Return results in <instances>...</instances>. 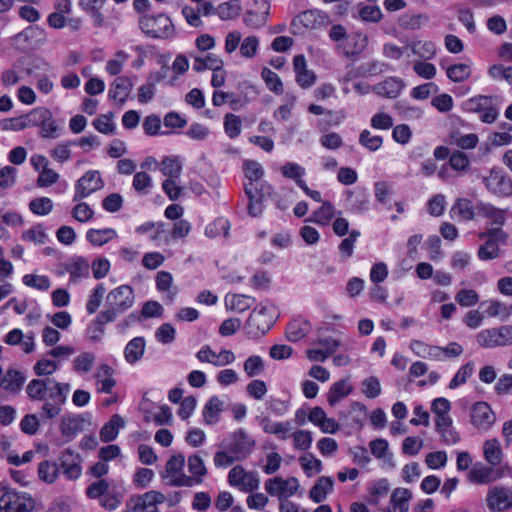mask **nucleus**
<instances>
[{
    "label": "nucleus",
    "mask_w": 512,
    "mask_h": 512,
    "mask_svg": "<svg viewBox=\"0 0 512 512\" xmlns=\"http://www.w3.org/2000/svg\"><path fill=\"white\" fill-rule=\"evenodd\" d=\"M188 470L196 479V484H201L203 482V477L207 474L204 461L197 454L191 455L188 458Z\"/></svg>",
    "instance_id": "4c0bfd02"
},
{
    "label": "nucleus",
    "mask_w": 512,
    "mask_h": 512,
    "mask_svg": "<svg viewBox=\"0 0 512 512\" xmlns=\"http://www.w3.org/2000/svg\"><path fill=\"white\" fill-rule=\"evenodd\" d=\"M146 342L143 337H135L130 340L124 349L125 360L129 364H135L140 361L144 355Z\"/></svg>",
    "instance_id": "412c9836"
},
{
    "label": "nucleus",
    "mask_w": 512,
    "mask_h": 512,
    "mask_svg": "<svg viewBox=\"0 0 512 512\" xmlns=\"http://www.w3.org/2000/svg\"><path fill=\"white\" fill-rule=\"evenodd\" d=\"M115 321V315L112 311H101L96 320L87 328V334L91 340H100L103 332L104 325L109 322Z\"/></svg>",
    "instance_id": "4be33fe9"
},
{
    "label": "nucleus",
    "mask_w": 512,
    "mask_h": 512,
    "mask_svg": "<svg viewBox=\"0 0 512 512\" xmlns=\"http://www.w3.org/2000/svg\"><path fill=\"white\" fill-rule=\"evenodd\" d=\"M61 366L60 361L54 359L42 358L37 361L34 366V372L38 376L50 375L55 372Z\"/></svg>",
    "instance_id": "13d9d810"
},
{
    "label": "nucleus",
    "mask_w": 512,
    "mask_h": 512,
    "mask_svg": "<svg viewBox=\"0 0 512 512\" xmlns=\"http://www.w3.org/2000/svg\"><path fill=\"white\" fill-rule=\"evenodd\" d=\"M264 368V361L258 355L248 357L243 364V369L248 377L260 375L264 371Z\"/></svg>",
    "instance_id": "c03bdc74"
},
{
    "label": "nucleus",
    "mask_w": 512,
    "mask_h": 512,
    "mask_svg": "<svg viewBox=\"0 0 512 512\" xmlns=\"http://www.w3.org/2000/svg\"><path fill=\"white\" fill-rule=\"evenodd\" d=\"M428 19V16L424 14H405L401 17L400 24L405 29L416 30L419 29L422 24L428 22Z\"/></svg>",
    "instance_id": "680f3d73"
},
{
    "label": "nucleus",
    "mask_w": 512,
    "mask_h": 512,
    "mask_svg": "<svg viewBox=\"0 0 512 512\" xmlns=\"http://www.w3.org/2000/svg\"><path fill=\"white\" fill-rule=\"evenodd\" d=\"M17 169L6 165L0 169V188L9 189L16 183Z\"/></svg>",
    "instance_id": "e2e57ef3"
},
{
    "label": "nucleus",
    "mask_w": 512,
    "mask_h": 512,
    "mask_svg": "<svg viewBox=\"0 0 512 512\" xmlns=\"http://www.w3.org/2000/svg\"><path fill=\"white\" fill-rule=\"evenodd\" d=\"M139 26L151 38L171 39L176 34L172 20L165 14L144 15L139 20Z\"/></svg>",
    "instance_id": "f03ea898"
},
{
    "label": "nucleus",
    "mask_w": 512,
    "mask_h": 512,
    "mask_svg": "<svg viewBox=\"0 0 512 512\" xmlns=\"http://www.w3.org/2000/svg\"><path fill=\"white\" fill-rule=\"evenodd\" d=\"M249 300H254V299L252 297H249L246 295L234 294L231 296H226L225 304H226V307L230 308L231 310L243 312L250 308L251 304L248 303Z\"/></svg>",
    "instance_id": "37998d69"
},
{
    "label": "nucleus",
    "mask_w": 512,
    "mask_h": 512,
    "mask_svg": "<svg viewBox=\"0 0 512 512\" xmlns=\"http://www.w3.org/2000/svg\"><path fill=\"white\" fill-rule=\"evenodd\" d=\"M113 117V113L100 115L93 121V126L100 133L106 135L114 134L115 125L113 123Z\"/></svg>",
    "instance_id": "09e8293b"
},
{
    "label": "nucleus",
    "mask_w": 512,
    "mask_h": 512,
    "mask_svg": "<svg viewBox=\"0 0 512 512\" xmlns=\"http://www.w3.org/2000/svg\"><path fill=\"white\" fill-rule=\"evenodd\" d=\"M255 9L246 12L243 20L248 27L259 28L266 23L270 5L267 0H254Z\"/></svg>",
    "instance_id": "2eb2a0df"
},
{
    "label": "nucleus",
    "mask_w": 512,
    "mask_h": 512,
    "mask_svg": "<svg viewBox=\"0 0 512 512\" xmlns=\"http://www.w3.org/2000/svg\"><path fill=\"white\" fill-rule=\"evenodd\" d=\"M63 385L53 379H33L27 386V394L33 400L45 399L43 412L47 418L58 416L64 403Z\"/></svg>",
    "instance_id": "f257e3e1"
},
{
    "label": "nucleus",
    "mask_w": 512,
    "mask_h": 512,
    "mask_svg": "<svg viewBox=\"0 0 512 512\" xmlns=\"http://www.w3.org/2000/svg\"><path fill=\"white\" fill-rule=\"evenodd\" d=\"M124 425L125 422L120 415H113L111 419L100 430L101 440L103 442L113 441L117 437L119 429L124 427Z\"/></svg>",
    "instance_id": "393cba45"
},
{
    "label": "nucleus",
    "mask_w": 512,
    "mask_h": 512,
    "mask_svg": "<svg viewBox=\"0 0 512 512\" xmlns=\"http://www.w3.org/2000/svg\"><path fill=\"white\" fill-rule=\"evenodd\" d=\"M95 361V356L91 352H84L78 355L73 361V369L77 373H88L92 364Z\"/></svg>",
    "instance_id": "6e6d98bb"
},
{
    "label": "nucleus",
    "mask_w": 512,
    "mask_h": 512,
    "mask_svg": "<svg viewBox=\"0 0 512 512\" xmlns=\"http://www.w3.org/2000/svg\"><path fill=\"white\" fill-rule=\"evenodd\" d=\"M352 391V386L349 385L347 380H340L335 382L327 395V401L331 406H335L341 399L349 395Z\"/></svg>",
    "instance_id": "c756f323"
},
{
    "label": "nucleus",
    "mask_w": 512,
    "mask_h": 512,
    "mask_svg": "<svg viewBox=\"0 0 512 512\" xmlns=\"http://www.w3.org/2000/svg\"><path fill=\"white\" fill-rule=\"evenodd\" d=\"M403 80L396 77H388L373 87V91L386 98H396L404 88Z\"/></svg>",
    "instance_id": "f3484780"
},
{
    "label": "nucleus",
    "mask_w": 512,
    "mask_h": 512,
    "mask_svg": "<svg viewBox=\"0 0 512 512\" xmlns=\"http://www.w3.org/2000/svg\"><path fill=\"white\" fill-rule=\"evenodd\" d=\"M133 86L131 78L127 76L117 77L110 85L108 96L113 100H117L120 105H123L129 97Z\"/></svg>",
    "instance_id": "dca6fc26"
},
{
    "label": "nucleus",
    "mask_w": 512,
    "mask_h": 512,
    "mask_svg": "<svg viewBox=\"0 0 512 512\" xmlns=\"http://www.w3.org/2000/svg\"><path fill=\"white\" fill-rule=\"evenodd\" d=\"M293 66L296 73V81L301 87L308 88L313 85L315 75L312 71L307 70L304 55H296L293 59Z\"/></svg>",
    "instance_id": "a211bd4d"
},
{
    "label": "nucleus",
    "mask_w": 512,
    "mask_h": 512,
    "mask_svg": "<svg viewBox=\"0 0 512 512\" xmlns=\"http://www.w3.org/2000/svg\"><path fill=\"white\" fill-rule=\"evenodd\" d=\"M367 47V36L356 32L347 36L344 54L347 57L359 55Z\"/></svg>",
    "instance_id": "a878e982"
},
{
    "label": "nucleus",
    "mask_w": 512,
    "mask_h": 512,
    "mask_svg": "<svg viewBox=\"0 0 512 512\" xmlns=\"http://www.w3.org/2000/svg\"><path fill=\"white\" fill-rule=\"evenodd\" d=\"M483 182L488 191L497 196L512 195V180L500 168H492L489 175L483 178Z\"/></svg>",
    "instance_id": "1a4fd4ad"
},
{
    "label": "nucleus",
    "mask_w": 512,
    "mask_h": 512,
    "mask_svg": "<svg viewBox=\"0 0 512 512\" xmlns=\"http://www.w3.org/2000/svg\"><path fill=\"white\" fill-rule=\"evenodd\" d=\"M495 420V414L486 402H477L473 405L471 422L476 428L488 430Z\"/></svg>",
    "instance_id": "4468645a"
},
{
    "label": "nucleus",
    "mask_w": 512,
    "mask_h": 512,
    "mask_svg": "<svg viewBox=\"0 0 512 512\" xmlns=\"http://www.w3.org/2000/svg\"><path fill=\"white\" fill-rule=\"evenodd\" d=\"M22 282L26 286L32 287L40 291H46L50 287L49 278L44 275L26 274L23 276Z\"/></svg>",
    "instance_id": "603ef678"
},
{
    "label": "nucleus",
    "mask_w": 512,
    "mask_h": 512,
    "mask_svg": "<svg viewBox=\"0 0 512 512\" xmlns=\"http://www.w3.org/2000/svg\"><path fill=\"white\" fill-rule=\"evenodd\" d=\"M30 117L40 127V134L43 138H56L60 135V126L53 118L50 110L45 108L34 109Z\"/></svg>",
    "instance_id": "9d476101"
},
{
    "label": "nucleus",
    "mask_w": 512,
    "mask_h": 512,
    "mask_svg": "<svg viewBox=\"0 0 512 512\" xmlns=\"http://www.w3.org/2000/svg\"><path fill=\"white\" fill-rule=\"evenodd\" d=\"M359 16L363 21L377 23L382 19V12L376 5H363L359 8Z\"/></svg>",
    "instance_id": "69168bd1"
},
{
    "label": "nucleus",
    "mask_w": 512,
    "mask_h": 512,
    "mask_svg": "<svg viewBox=\"0 0 512 512\" xmlns=\"http://www.w3.org/2000/svg\"><path fill=\"white\" fill-rule=\"evenodd\" d=\"M66 271L70 274V281L75 282L89 276L90 264L84 257H72L66 265Z\"/></svg>",
    "instance_id": "6ab92c4d"
},
{
    "label": "nucleus",
    "mask_w": 512,
    "mask_h": 512,
    "mask_svg": "<svg viewBox=\"0 0 512 512\" xmlns=\"http://www.w3.org/2000/svg\"><path fill=\"white\" fill-rule=\"evenodd\" d=\"M310 325L307 321L295 319L291 321L286 328V338L290 342H297L303 339L309 332Z\"/></svg>",
    "instance_id": "bb28decb"
},
{
    "label": "nucleus",
    "mask_w": 512,
    "mask_h": 512,
    "mask_svg": "<svg viewBox=\"0 0 512 512\" xmlns=\"http://www.w3.org/2000/svg\"><path fill=\"white\" fill-rule=\"evenodd\" d=\"M223 410V402L217 397L212 396L203 409V418L206 424H214L219 421V414Z\"/></svg>",
    "instance_id": "c85d7f7f"
},
{
    "label": "nucleus",
    "mask_w": 512,
    "mask_h": 512,
    "mask_svg": "<svg viewBox=\"0 0 512 512\" xmlns=\"http://www.w3.org/2000/svg\"><path fill=\"white\" fill-rule=\"evenodd\" d=\"M245 177L248 179L247 183H255L262 179L264 170L260 163L253 160H247L243 164Z\"/></svg>",
    "instance_id": "49530a36"
},
{
    "label": "nucleus",
    "mask_w": 512,
    "mask_h": 512,
    "mask_svg": "<svg viewBox=\"0 0 512 512\" xmlns=\"http://www.w3.org/2000/svg\"><path fill=\"white\" fill-rule=\"evenodd\" d=\"M483 453L485 460L491 466H497L502 461V450L497 439L486 440L483 445Z\"/></svg>",
    "instance_id": "cd10ccee"
},
{
    "label": "nucleus",
    "mask_w": 512,
    "mask_h": 512,
    "mask_svg": "<svg viewBox=\"0 0 512 512\" xmlns=\"http://www.w3.org/2000/svg\"><path fill=\"white\" fill-rule=\"evenodd\" d=\"M475 208L479 215L490 219L492 225H504L506 220L505 210H501L489 203H485L482 201L477 202Z\"/></svg>",
    "instance_id": "aec40b11"
},
{
    "label": "nucleus",
    "mask_w": 512,
    "mask_h": 512,
    "mask_svg": "<svg viewBox=\"0 0 512 512\" xmlns=\"http://www.w3.org/2000/svg\"><path fill=\"white\" fill-rule=\"evenodd\" d=\"M254 441L249 438L243 429L233 433L230 443L227 445L229 453L236 456L237 459H245L251 452Z\"/></svg>",
    "instance_id": "ddd939ff"
},
{
    "label": "nucleus",
    "mask_w": 512,
    "mask_h": 512,
    "mask_svg": "<svg viewBox=\"0 0 512 512\" xmlns=\"http://www.w3.org/2000/svg\"><path fill=\"white\" fill-rule=\"evenodd\" d=\"M411 496V492L406 488L395 489L391 496L392 507L390 512H407L408 501Z\"/></svg>",
    "instance_id": "473e14b6"
},
{
    "label": "nucleus",
    "mask_w": 512,
    "mask_h": 512,
    "mask_svg": "<svg viewBox=\"0 0 512 512\" xmlns=\"http://www.w3.org/2000/svg\"><path fill=\"white\" fill-rule=\"evenodd\" d=\"M329 16L317 9L306 10L296 16L291 22L293 34L302 33L300 26L305 29H319L330 24Z\"/></svg>",
    "instance_id": "6e6552de"
},
{
    "label": "nucleus",
    "mask_w": 512,
    "mask_h": 512,
    "mask_svg": "<svg viewBox=\"0 0 512 512\" xmlns=\"http://www.w3.org/2000/svg\"><path fill=\"white\" fill-rule=\"evenodd\" d=\"M34 506L35 502L28 493L3 489L0 497L1 512H30Z\"/></svg>",
    "instance_id": "39448f33"
},
{
    "label": "nucleus",
    "mask_w": 512,
    "mask_h": 512,
    "mask_svg": "<svg viewBox=\"0 0 512 512\" xmlns=\"http://www.w3.org/2000/svg\"><path fill=\"white\" fill-rule=\"evenodd\" d=\"M38 474L46 483H53L59 476V467L55 462L44 461L39 464Z\"/></svg>",
    "instance_id": "ea45409f"
},
{
    "label": "nucleus",
    "mask_w": 512,
    "mask_h": 512,
    "mask_svg": "<svg viewBox=\"0 0 512 512\" xmlns=\"http://www.w3.org/2000/svg\"><path fill=\"white\" fill-rule=\"evenodd\" d=\"M359 142L368 150L376 151L381 147L383 139L378 135L372 136L368 130H363L359 135Z\"/></svg>",
    "instance_id": "0e129e2a"
},
{
    "label": "nucleus",
    "mask_w": 512,
    "mask_h": 512,
    "mask_svg": "<svg viewBox=\"0 0 512 512\" xmlns=\"http://www.w3.org/2000/svg\"><path fill=\"white\" fill-rule=\"evenodd\" d=\"M102 187L103 181L100 173L98 171H88L76 183L74 201L87 197Z\"/></svg>",
    "instance_id": "f8f14e48"
},
{
    "label": "nucleus",
    "mask_w": 512,
    "mask_h": 512,
    "mask_svg": "<svg viewBox=\"0 0 512 512\" xmlns=\"http://www.w3.org/2000/svg\"><path fill=\"white\" fill-rule=\"evenodd\" d=\"M474 371V363L473 362H467L466 364L462 365L457 373L454 375V377L451 379L449 383L450 389H456L458 386L465 384L470 378V376L473 374Z\"/></svg>",
    "instance_id": "a19ab883"
},
{
    "label": "nucleus",
    "mask_w": 512,
    "mask_h": 512,
    "mask_svg": "<svg viewBox=\"0 0 512 512\" xmlns=\"http://www.w3.org/2000/svg\"><path fill=\"white\" fill-rule=\"evenodd\" d=\"M277 486L278 497L281 500L282 498L294 495L299 488V482L295 477H290L288 479L277 477Z\"/></svg>",
    "instance_id": "58836bf2"
},
{
    "label": "nucleus",
    "mask_w": 512,
    "mask_h": 512,
    "mask_svg": "<svg viewBox=\"0 0 512 512\" xmlns=\"http://www.w3.org/2000/svg\"><path fill=\"white\" fill-rule=\"evenodd\" d=\"M362 392L368 398H376L381 393L380 382L378 378L371 376L362 381Z\"/></svg>",
    "instance_id": "338daca9"
},
{
    "label": "nucleus",
    "mask_w": 512,
    "mask_h": 512,
    "mask_svg": "<svg viewBox=\"0 0 512 512\" xmlns=\"http://www.w3.org/2000/svg\"><path fill=\"white\" fill-rule=\"evenodd\" d=\"M242 10L240 0H230L228 2L222 3L217 7L216 14L222 20H232L237 18L240 15Z\"/></svg>",
    "instance_id": "f704fd0d"
},
{
    "label": "nucleus",
    "mask_w": 512,
    "mask_h": 512,
    "mask_svg": "<svg viewBox=\"0 0 512 512\" xmlns=\"http://www.w3.org/2000/svg\"><path fill=\"white\" fill-rule=\"evenodd\" d=\"M22 240L33 243L35 245L44 244L47 240V234L42 226L37 225L27 229L22 233Z\"/></svg>",
    "instance_id": "864d4df0"
},
{
    "label": "nucleus",
    "mask_w": 512,
    "mask_h": 512,
    "mask_svg": "<svg viewBox=\"0 0 512 512\" xmlns=\"http://www.w3.org/2000/svg\"><path fill=\"white\" fill-rule=\"evenodd\" d=\"M29 209L36 215L45 216L52 211L53 202L47 197L35 198L29 203Z\"/></svg>",
    "instance_id": "3c124183"
},
{
    "label": "nucleus",
    "mask_w": 512,
    "mask_h": 512,
    "mask_svg": "<svg viewBox=\"0 0 512 512\" xmlns=\"http://www.w3.org/2000/svg\"><path fill=\"white\" fill-rule=\"evenodd\" d=\"M181 163L178 158L166 157L161 162V171L168 179L178 178L181 173Z\"/></svg>",
    "instance_id": "5fc2aeb1"
},
{
    "label": "nucleus",
    "mask_w": 512,
    "mask_h": 512,
    "mask_svg": "<svg viewBox=\"0 0 512 512\" xmlns=\"http://www.w3.org/2000/svg\"><path fill=\"white\" fill-rule=\"evenodd\" d=\"M108 308L105 311H112L117 318L119 313L131 308L134 304V292L131 286L121 285L111 290L106 296Z\"/></svg>",
    "instance_id": "423d86ee"
},
{
    "label": "nucleus",
    "mask_w": 512,
    "mask_h": 512,
    "mask_svg": "<svg viewBox=\"0 0 512 512\" xmlns=\"http://www.w3.org/2000/svg\"><path fill=\"white\" fill-rule=\"evenodd\" d=\"M261 75L269 90L275 94H282L284 92L283 83L275 72L269 68H263Z\"/></svg>",
    "instance_id": "a18cd8bd"
},
{
    "label": "nucleus",
    "mask_w": 512,
    "mask_h": 512,
    "mask_svg": "<svg viewBox=\"0 0 512 512\" xmlns=\"http://www.w3.org/2000/svg\"><path fill=\"white\" fill-rule=\"evenodd\" d=\"M261 425L266 433L277 435L280 439H286L291 430L290 422H274L268 417L262 419Z\"/></svg>",
    "instance_id": "7c9ffc66"
},
{
    "label": "nucleus",
    "mask_w": 512,
    "mask_h": 512,
    "mask_svg": "<svg viewBox=\"0 0 512 512\" xmlns=\"http://www.w3.org/2000/svg\"><path fill=\"white\" fill-rule=\"evenodd\" d=\"M281 173L285 178L293 179L299 186L300 181H303L305 169L297 163L288 162L281 167Z\"/></svg>",
    "instance_id": "4d7b16f0"
},
{
    "label": "nucleus",
    "mask_w": 512,
    "mask_h": 512,
    "mask_svg": "<svg viewBox=\"0 0 512 512\" xmlns=\"http://www.w3.org/2000/svg\"><path fill=\"white\" fill-rule=\"evenodd\" d=\"M23 383L24 378L21 373L14 370L8 371L0 380L1 388L11 392H17Z\"/></svg>",
    "instance_id": "c9c22d12"
},
{
    "label": "nucleus",
    "mask_w": 512,
    "mask_h": 512,
    "mask_svg": "<svg viewBox=\"0 0 512 512\" xmlns=\"http://www.w3.org/2000/svg\"><path fill=\"white\" fill-rule=\"evenodd\" d=\"M242 128V121L238 115L228 113L224 117V130L225 133L231 138H236L240 135Z\"/></svg>",
    "instance_id": "79ce46f5"
},
{
    "label": "nucleus",
    "mask_w": 512,
    "mask_h": 512,
    "mask_svg": "<svg viewBox=\"0 0 512 512\" xmlns=\"http://www.w3.org/2000/svg\"><path fill=\"white\" fill-rule=\"evenodd\" d=\"M467 476L470 482L477 484L490 483L496 479L493 468L479 462L474 464Z\"/></svg>",
    "instance_id": "5701e85b"
},
{
    "label": "nucleus",
    "mask_w": 512,
    "mask_h": 512,
    "mask_svg": "<svg viewBox=\"0 0 512 512\" xmlns=\"http://www.w3.org/2000/svg\"><path fill=\"white\" fill-rule=\"evenodd\" d=\"M105 292L106 289L102 283L96 285L86 304V310L89 314H94L98 310Z\"/></svg>",
    "instance_id": "8fccbe9b"
},
{
    "label": "nucleus",
    "mask_w": 512,
    "mask_h": 512,
    "mask_svg": "<svg viewBox=\"0 0 512 512\" xmlns=\"http://www.w3.org/2000/svg\"><path fill=\"white\" fill-rule=\"evenodd\" d=\"M334 480L332 477L321 476L310 490V498L321 503L326 499L327 493L333 488Z\"/></svg>",
    "instance_id": "b1692460"
},
{
    "label": "nucleus",
    "mask_w": 512,
    "mask_h": 512,
    "mask_svg": "<svg viewBox=\"0 0 512 512\" xmlns=\"http://www.w3.org/2000/svg\"><path fill=\"white\" fill-rule=\"evenodd\" d=\"M498 105L497 97L478 95L466 100L462 108L467 112L481 113L480 119L484 123H493L499 114Z\"/></svg>",
    "instance_id": "7ed1b4c3"
},
{
    "label": "nucleus",
    "mask_w": 512,
    "mask_h": 512,
    "mask_svg": "<svg viewBox=\"0 0 512 512\" xmlns=\"http://www.w3.org/2000/svg\"><path fill=\"white\" fill-rule=\"evenodd\" d=\"M471 75L470 66L464 63L452 65L447 68V76L453 82H462Z\"/></svg>",
    "instance_id": "de8ad7c7"
},
{
    "label": "nucleus",
    "mask_w": 512,
    "mask_h": 512,
    "mask_svg": "<svg viewBox=\"0 0 512 512\" xmlns=\"http://www.w3.org/2000/svg\"><path fill=\"white\" fill-rule=\"evenodd\" d=\"M500 249L493 239H488L478 250V257L483 260H492L499 256Z\"/></svg>",
    "instance_id": "052dcab7"
},
{
    "label": "nucleus",
    "mask_w": 512,
    "mask_h": 512,
    "mask_svg": "<svg viewBox=\"0 0 512 512\" xmlns=\"http://www.w3.org/2000/svg\"><path fill=\"white\" fill-rule=\"evenodd\" d=\"M452 211H457L461 218L472 220L475 217V211L472 201L466 198H460L456 201Z\"/></svg>",
    "instance_id": "bf43d9fd"
},
{
    "label": "nucleus",
    "mask_w": 512,
    "mask_h": 512,
    "mask_svg": "<svg viewBox=\"0 0 512 512\" xmlns=\"http://www.w3.org/2000/svg\"><path fill=\"white\" fill-rule=\"evenodd\" d=\"M476 340L480 346L486 348L512 345V326L482 330L477 334Z\"/></svg>",
    "instance_id": "0eeeda50"
},
{
    "label": "nucleus",
    "mask_w": 512,
    "mask_h": 512,
    "mask_svg": "<svg viewBox=\"0 0 512 512\" xmlns=\"http://www.w3.org/2000/svg\"><path fill=\"white\" fill-rule=\"evenodd\" d=\"M293 444L296 449L307 450L310 448L313 438L310 431L299 430L292 434Z\"/></svg>",
    "instance_id": "774afa93"
},
{
    "label": "nucleus",
    "mask_w": 512,
    "mask_h": 512,
    "mask_svg": "<svg viewBox=\"0 0 512 512\" xmlns=\"http://www.w3.org/2000/svg\"><path fill=\"white\" fill-rule=\"evenodd\" d=\"M244 192L248 197L247 212L251 217H258L263 212V202L273 192V187L260 179L255 183H245Z\"/></svg>",
    "instance_id": "20e7f679"
},
{
    "label": "nucleus",
    "mask_w": 512,
    "mask_h": 512,
    "mask_svg": "<svg viewBox=\"0 0 512 512\" xmlns=\"http://www.w3.org/2000/svg\"><path fill=\"white\" fill-rule=\"evenodd\" d=\"M117 233L112 228L90 229L87 231V240L95 246H102L110 240L116 238Z\"/></svg>",
    "instance_id": "72a5a7b5"
},
{
    "label": "nucleus",
    "mask_w": 512,
    "mask_h": 512,
    "mask_svg": "<svg viewBox=\"0 0 512 512\" xmlns=\"http://www.w3.org/2000/svg\"><path fill=\"white\" fill-rule=\"evenodd\" d=\"M335 215V208L329 201L322 202V205L313 213V217L309 221H313L320 225H327Z\"/></svg>",
    "instance_id": "e433bc0d"
},
{
    "label": "nucleus",
    "mask_w": 512,
    "mask_h": 512,
    "mask_svg": "<svg viewBox=\"0 0 512 512\" xmlns=\"http://www.w3.org/2000/svg\"><path fill=\"white\" fill-rule=\"evenodd\" d=\"M166 500L164 494L158 491H148L142 496H139L138 502L133 507V511L137 512L139 510H145L150 506H156L158 504L164 503Z\"/></svg>",
    "instance_id": "2f4dec72"
},
{
    "label": "nucleus",
    "mask_w": 512,
    "mask_h": 512,
    "mask_svg": "<svg viewBox=\"0 0 512 512\" xmlns=\"http://www.w3.org/2000/svg\"><path fill=\"white\" fill-rule=\"evenodd\" d=\"M487 507L492 512H505L512 508V490L506 487H493L487 493Z\"/></svg>",
    "instance_id": "9b49d317"
}]
</instances>
